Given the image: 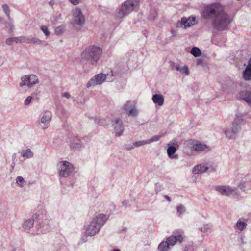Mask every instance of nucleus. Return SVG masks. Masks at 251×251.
Wrapping results in <instances>:
<instances>
[{"label": "nucleus", "mask_w": 251, "mask_h": 251, "mask_svg": "<svg viewBox=\"0 0 251 251\" xmlns=\"http://www.w3.org/2000/svg\"><path fill=\"white\" fill-rule=\"evenodd\" d=\"M202 14L204 18L212 20L213 27L218 30L227 29L231 21L230 16L224 11V7L219 3L205 6Z\"/></svg>", "instance_id": "1"}, {"label": "nucleus", "mask_w": 251, "mask_h": 251, "mask_svg": "<svg viewBox=\"0 0 251 251\" xmlns=\"http://www.w3.org/2000/svg\"><path fill=\"white\" fill-rule=\"evenodd\" d=\"M102 53V49L99 47L89 46L82 52L81 59L83 61H88L92 65H95L101 58Z\"/></svg>", "instance_id": "2"}, {"label": "nucleus", "mask_w": 251, "mask_h": 251, "mask_svg": "<svg viewBox=\"0 0 251 251\" xmlns=\"http://www.w3.org/2000/svg\"><path fill=\"white\" fill-rule=\"evenodd\" d=\"M140 0H127L124 2L115 13L116 20H121L131 13L138 6Z\"/></svg>", "instance_id": "3"}, {"label": "nucleus", "mask_w": 251, "mask_h": 251, "mask_svg": "<svg viewBox=\"0 0 251 251\" xmlns=\"http://www.w3.org/2000/svg\"><path fill=\"white\" fill-rule=\"evenodd\" d=\"M107 220L105 215L99 214L88 225L86 229V234L93 236L97 234Z\"/></svg>", "instance_id": "4"}, {"label": "nucleus", "mask_w": 251, "mask_h": 251, "mask_svg": "<svg viewBox=\"0 0 251 251\" xmlns=\"http://www.w3.org/2000/svg\"><path fill=\"white\" fill-rule=\"evenodd\" d=\"M181 231H175L173 235L166 238V241H162L158 245V249L160 251H167L171 247L174 246L176 243H182L184 237L181 234Z\"/></svg>", "instance_id": "5"}, {"label": "nucleus", "mask_w": 251, "mask_h": 251, "mask_svg": "<svg viewBox=\"0 0 251 251\" xmlns=\"http://www.w3.org/2000/svg\"><path fill=\"white\" fill-rule=\"evenodd\" d=\"M243 121L249 122V121L245 118L244 115L243 114H237L231 127L226 129L224 133L225 136L230 139L235 138L236 135L241 130L240 124Z\"/></svg>", "instance_id": "6"}, {"label": "nucleus", "mask_w": 251, "mask_h": 251, "mask_svg": "<svg viewBox=\"0 0 251 251\" xmlns=\"http://www.w3.org/2000/svg\"><path fill=\"white\" fill-rule=\"evenodd\" d=\"M72 21L73 24L82 27L85 23V18L79 7H75L72 11Z\"/></svg>", "instance_id": "7"}, {"label": "nucleus", "mask_w": 251, "mask_h": 251, "mask_svg": "<svg viewBox=\"0 0 251 251\" xmlns=\"http://www.w3.org/2000/svg\"><path fill=\"white\" fill-rule=\"evenodd\" d=\"M52 118L51 112L48 110L43 111L40 115V119L38 122L39 128L45 130L48 128Z\"/></svg>", "instance_id": "8"}, {"label": "nucleus", "mask_w": 251, "mask_h": 251, "mask_svg": "<svg viewBox=\"0 0 251 251\" xmlns=\"http://www.w3.org/2000/svg\"><path fill=\"white\" fill-rule=\"evenodd\" d=\"M39 82V79L36 75H25L21 77L19 86L21 87L26 86L28 88H31Z\"/></svg>", "instance_id": "9"}, {"label": "nucleus", "mask_w": 251, "mask_h": 251, "mask_svg": "<svg viewBox=\"0 0 251 251\" xmlns=\"http://www.w3.org/2000/svg\"><path fill=\"white\" fill-rule=\"evenodd\" d=\"M107 75L103 73H100L95 75L87 82V88H94L97 85H100L103 84L106 79Z\"/></svg>", "instance_id": "10"}, {"label": "nucleus", "mask_w": 251, "mask_h": 251, "mask_svg": "<svg viewBox=\"0 0 251 251\" xmlns=\"http://www.w3.org/2000/svg\"><path fill=\"white\" fill-rule=\"evenodd\" d=\"M56 167L59 173H72L76 168L71 163L66 160L58 162Z\"/></svg>", "instance_id": "11"}, {"label": "nucleus", "mask_w": 251, "mask_h": 251, "mask_svg": "<svg viewBox=\"0 0 251 251\" xmlns=\"http://www.w3.org/2000/svg\"><path fill=\"white\" fill-rule=\"evenodd\" d=\"M111 124L115 136H121L124 131V126L122 120L119 118H115L112 120Z\"/></svg>", "instance_id": "12"}, {"label": "nucleus", "mask_w": 251, "mask_h": 251, "mask_svg": "<svg viewBox=\"0 0 251 251\" xmlns=\"http://www.w3.org/2000/svg\"><path fill=\"white\" fill-rule=\"evenodd\" d=\"M123 108L128 116L136 117L138 115V110L136 106L130 101H126L123 105Z\"/></svg>", "instance_id": "13"}, {"label": "nucleus", "mask_w": 251, "mask_h": 251, "mask_svg": "<svg viewBox=\"0 0 251 251\" xmlns=\"http://www.w3.org/2000/svg\"><path fill=\"white\" fill-rule=\"evenodd\" d=\"M216 190L223 195L229 196L230 194H237V188H232L227 186H219L216 187Z\"/></svg>", "instance_id": "14"}, {"label": "nucleus", "mask_w": 251, "mask_h": 251, "mask_svg": "<svg viewBox=\"0 0 251 251\" xmlns=\"http://www.w3.org/2000/svg\"><path fill=\"white\" fill-rule=\"evenodd\" d=\"M239 97L245 101L251 107V90H245L239 94Z\"/></svg>", "instance_id": "15"}, {"label": "nucleus", "mask_w": 251, "mask_h": 251, "mask_svg": "<svg viewBox=\"0 0 251 251\" xmlns=\"http://www.w3.org/2000/svg\"><path fill=\"white\" fill-rule=\"evenodd\" d=\"M180 23L183 25L185 28L190 27L195 25L196 22V18L195 17L191 16L187 18L183 17L179 21Z\"/></svg>", "instance_id": "16"}, {"label": "nucleus", "mask_w": 251, "mask_h": 251, "mask_svg": "<svg viewBox=\"0 0 251 251\" xmlns=\"http://www.w3.org/2000/svg\"><path fill=\"white\" fill-rule=\"evenodd\" d=\"M234 86V83L231 79H228L225 80L222 84V90L225 93H228L231 91Z\"/></svg>", "instance_id": "17"}, {"label": "nucleus", "mask_w": 251, "mask_h": 251, "mask_svg": "<svg viewBox=\"0 0 251 251\" xmlns=\"http://www.w3.org/2000/svg\"><path fill=\"white\" fill-rule=\"evenodd\" d=\"M26 36H19L15 37H10L6 39V43L8 45H11L13 43H25Z\"/></svg>", "instance_id": "18"}, {"label": "nucleus", "mask_w": 251, "mask_h": 251, "mask_svg": "<svg viewBox=\"0 0 251 251\" xmlns=\"http://www.w3.org/2000/svg\"><path fill=\"white\" fill-rule=\"evenodd\" d=\"M243 75L246 80H251V57H250L247 66L243 72Z\"/></svg>", "instance_id": "19"}, {"label": "nucleus", "mask_w": 251, "mask_h": 251, "mask_svg": "<svg viewBox=\"0 0 251 251\" xmlns=\"http://www.w3.org/2000/svg\"><path fill=\"white\" fill-rule=\"evenodd\" d=\"M193 148L197 151H203L209 149V146L204 143L196 141L193 143Z\"/></svg>", "instance_id": "20"}, {"label": "nucleus", "mask_w": 251, "mask_h": 251, "mask_svg": "<svg viewBox=\"0 0 251 251\" xmlns=\"http://www.w3.org/2000/svg\"><path fill=\"white\" fill-rule=\"evenodd\" d=\"M152 100L153 102L159 106H162L164 102V96L161 94H154L152 96Z\"/></svg>", "instance_id": "21"}, {"label": "nucleus", "mask_w": 251, "mask_h": 251, "mask_svg": "<svg viewBox=\"0 0 251 251\" xmlns=\"http://www.w3.org/2000/svg\"><path fill=\"white\" fill-rule=\"evenodd\" d=\"M207 162L199 164L195 166L192 170L193 173H204L207 171Z\"/></svg>", "instance_id": "22"}, {"label": "nucleus", "mask_w": 251, "mask_h": 251, "mask_svg": "<svg viewBox=\"0 0 251 251\" xmlns=\"http://www.w3.org/2000/svg\"><path fill=\"white\" fill-rule=\"evenodd\" d=\"M247 226V220H244V221L243 219L240 218L237 221L235 228L240 231H242L246 228Z\"/></svg>", "instance_id": "23"}, {"label": "nucleus", "mask_w": 251, "mask_h": 251, "mask_svg": "<svg viewBox=\"0 0 251 251\" xmlns=\"http://www.w3.org/2000/svg\"><path fill=\"white\" fill-rule=\"evenodd\" d=\"M70 147L74 151L78 150L81 148V144L79 139L73 138L71 141Z\"/></svg>", "instance_id": "24"}, {"label": "nucleus", "mask_w": 251, "mask_h": 251, "mask_svg": "<svg viewBox=\"0 0 251 251\" xmlns=\"http://www.w3.org/2000/svg\"><path fill=\"white\" fill-rule=\"evenodd\" d=\"M25 43L29 44H33L40 45L42 44V41L38 38L35 37H26Z\"/></svg>", "instance_id": "25"}, {"label": "nucleus", "mask_w": 251, "mask_h": 251, "mask_svg": "<svg viewBox=\"0 0 251 251\" xmlns=\"http://www.w3.org/2000/svg\"><path fill=\"white\" fill-rule=\"evenodd\" d=\"M21 156L26 159H30L33 157L34 152L30 149L22 151L21 153Z\"/></svg>", "instance_id": "26"}, {"label": "nucleus", "mask_w": 251, "mask_h": 251, "mask_svg": "<svg viewBox=\"0 0 251 251\" xmlns=\"http://www.w3.org/2000/svg\"><path fill=\"white\" fill-rule=\"evenodd\" d=\"M34 224V220L29 219L25 221L23 224V227L25 230H29L33 226Z\"/></svg>", "instance_id": "27"}, {"label": "nucleus", "mask_w": 251, "mask_h": 251, "mask_svg": "<svg viewBox=\"0 0 251 251\" xmlns=\"http://www.w3.org/2000/svg\"><path fill=\"white\" fill-rule=\"evenodd\" d=\"M8 21L7 22L5 23L4 24L5 25V28L9 33H11L13 31L14 29L13 19L11 17H10V19H8Z\"/></svg>", "instance_id": "28"}, {"label": "nucleus", "mask_w": 251, "mask_h": 251, "mask_svg": "<svg viewBox=\"0 0 251 251\" xmlns=\"http://www.w3.org/2000/svg\"><path fill=\"white\" fill-rule=\"evenodd\" d=\"M176 148L174 146H169L167 149V153L168 156L170 157H171L172 159H177V155H174L172 157V156L175 153L176 151Z\"/></svg>", "instance_id": "29"}, {"label": "nucleus", "mask_w": 251, "mask_h": 251, "mask_svg": "<svg viewBox=\"0 0 251 251\" xmlns=\"http://www.w3.org/2000/svg\"><path fill=\"white\" fill-rule=\"evenodd\" d=\"M207 171L208 172H215L217 171L216 169L217 167V166L214 163L208 162H207Z\"/></svg>", "instance_id": "30"}, {"label": "nucleus", "mask_w": 251, "mask_h": 251, "mask_svg": "<svg viewBox=\"0 0 251 251\" xmlns=\"http://www.w3.org/2000/svg\"><path fill=\"white\" fill-rule=\"evenodd\" d=\"M65 30V26L64 25H61L55 29L54 32L56 35H61L64 32Z\"/></svg>", "instance_id": "31"}, {"label": "nucleus", "mask_w": 251, "mask_h": 251, "mask_svg": "<svg viewBox=\"0 0 251 251\" xmlns=\"http://www.w3.org/2000/svg\"><path fill=\"white\" fill-rule=\"evenodd\" d=\"M191 53L195 57H199L201 55L200 50L197 47H193L191 49Z\"/></svg>", "instance_id": "32"}, {"label": "nucleus", "mask_w": 251, "mask_h": 251, "mask_svg": "<svg viewBox=\"0 0 251 251\" xmlns=\"http://www.w3.org/2000/svg\"><path fill=\"white\" fill-rule=\"evenodd\" d=\"M2 9L5 13L6 16H7V18L8 19H10V10L9 9V7L8 5L4 4L2 5Z\"/></svg>", "instance_id": "33"}, {"label": "nucleus", "mask_w": 251, "mask_h": 251, "mask_svg": "<svg viewBox=\"0 0 251 251\" xmlns=\"http://www.w3.org/2000/svg\"><path fill=\"white\" fill-rule=\"evenodd\" d=\"M177 213L179 216H181L185 212L186 208L185 206L182 204H180L176 207Z\"/></svg>", "instance_id": "34"}, {"label": "nucleus", "mask_w": 251, "mask_h": 251, "mask_svg": "<svg viewBox=\"0 0 251 251\" xmlns=\"http://www.w3.org/2000/svg\"><path fill=\"white\" fill-rule=\"evenodd\" d=\"M198 177V174H189L187 176L188 180L190 182H195Z\"/></svg>", "instance_id": "35"}, {"label": "nucleus", "mask_w": 251, "mask_h": 251, "mask_svg": "<svg viewBox=\"0 0 251 251\" xmlns=\"http://www.w3.org/2000/svg\"><path fill=\"white\" fill-rule=\"evenodd\" d=\"M16 183L21 187H23L25 184V181L21 176H18L17 177Z\"/></svg>", "instance_id": "36"}, {"label": "nucleus", "mask_w": 251, "mask_h": 251, "mask_svg": "<svg viewBox=\"0 0 251 251\" xmlns=\"http://www.w3.org/2000/svg\"><path fill=\"white\" fill-rule=\"evenodd\" d=\"M180 73L185 75H188L189 74V70L187 66H184L181 68Z\"/></svg>", "instance_id": "37"}, {"label": "nucleus", "mask_w": 251, "mask_h": 251, "mask_svg": "<svg viewBox=\"0 0 251 251\" xmlns=\"http://www.w3.org/2000/svg\"><path fill=\"white\" fill-rule=\"evenodd\" d=\"M148 144V140H142V141H139L135 142L133 143V146L136 147H140L146 144Z\"/></svg>", "instance_id": "38"}, {"label": "nucleus", "mask_w": 251, "mask_h": 251, "mask_svg": "<svg viewBox=\"0 0 251 251\" xmlns=\"http://www.w3.org/2000/svg\"><path fill=\"white\" fill-rule=\"evenodd\" d=\"M41 30L44 33L47 37H48L50 35V32L48 30V27L46 26H41L40 27Z\"/></svg>", "instance_id": "39"}, {"label": "nucleus", "mask_w": 251, "mask_h": 251, "mask_svg": "<svg viewBox=\"0 0 251 251\" xmlns=\"http://www.w3.org/2000/svg\"><path fill=\"white\" fill-rule=\"evenodd\" d=\"M161 137V136L159 135H155L152 137L151 139L147 140L148 144L158 141L160 139Z\"/></svg>", "instance_id": "40"}, {"label": "nucleus", "mask_w": 251, "mask_h": 251, "mask_svg": "<svg viewBox=\"0 0 251 251\" xmlns=\"http://www.w3.org/2000/svg\"><path fill=\"white\" fill-rule=\"evenodd\" d=\"M210 229V226L208 225H204L199 230L203 232H207Z\"/></svg>", "instance_id": "41"}, {"label": "nucleus", "mask_w": 251, "mask_h": 251, "mask_svg": "<svg viewBox=\"0 0 251 251\" xmlns=\"http://www.w3.org/2000/svg\"><path fill=\"white\" fill-rule=\"evenodd\" d=\"M55 251H69L67 247L64 245H61L56 248Z\"/></svg>", "instance_id": "42"}, {"label": "nucleus", "mask_w": 251, "mask_h": 251, "mask_svg": "<svg viewBox=\"0 0 251 251\" xmlns=\"http://www.w3.org/2000/svg\"><path fill=\"white\" fill-rule=\"evenodd\" d=\"M70 2L74 5H77L82 3L83 0H69Z\"/></svg>", "instance_id": "43"}, {"label": "nucleus", "mask_w": 251, "mask_h": 251, "mask_svg": "<svg viewBox=\"0 0 251 251\" xmlns=\"http://www.w3.org/2000/svg\"><path fill=\"white\" fill-rule=\"evenodd\" d=\"M181 68V67L179 66V64L176 63H174L172 66V69L173 70H176V71L179 72L180 71Z\"/></svg>", "instance_id": "44"}, {"label": "nucleus", "mask_w": 251, "mask_h": 251, "mask_svg": "<svg viewBox=\"0 0 251 251\" xmlns=\"http://www.w3.org/2000/svg\"><path fill=\"white\" fill-rule=\"evenodd\" d=\"M32 97L29 96H28L24 101V104L26 105H28L31 101Z\"/></svg>", "instance_id": "45"}, {"label": "nucleus", "mask_w": 251, "mask_h": 251, "mask_svg": "<svg viewBox=\"0 0 251 251\" xmlns=\"http://www.w3.org/2000/svg\"><path fill=\"white\" fill-rule=\"evenodd\" d=\"M88 236H89L88 235H86V232H85V234L83 235L82 237L81 238V241L82 243L86 242L88 239L87 237Z\"/></svg>", "instance_id": "46"}, {"label": "nucleus", "mask_w": 251, "mask_h": 251, "mask_svg": "<svg viewBox=\"0 0 251 251\" xmlns=\"http://www.w3.org/2000/svg\"><path fill=\"white\" fill-rule=\"evenodd\" d=\"M203 60L201 58L198 59L197 60L196 64L197 66H202Z\"/></svg>", "instance_id": "47"}, {"label": "nucleus", "mask_w": 251, "mask_h": 251, "mask_svg": "<svg viewBox=\"0 0 251 251\" xmlns=\"http://www.w3.org/2000/svg\"><path fill=\"white\" fill-rule=\"evenodd\" d=\"M240 189L244 190L245 188V184L244 182H240L238 185Z\"/></svg>", "instance_id": "48"}, {"label": "nucleus", "mask_w": 251, "mask_h": 251, "mask_svg": "<svg viewBox=\"0 0 251 251\" xmlns=\"http://www.w3.org/2000/svg\"><path fill=\"white\" fill-rule=\"evenodd\" d=\"M63 97L69 99L70 98V94L68 92H65L62 94Z\"/></svg>", "instance_id": "49"}, {"label": "nucleus", "mask_w": 251, "mask_h": 251, "mask_svg": "<svg viewBox=\"0 0 251 251\" xmlns=\"http://www.w3.org/2000/svg\"><path fill=\"white\" fill-rule=\"evenodd\" d=\"M70 174H59L60 177H68L69 176Z\"/></svg>", "instance_id": "50"}, {"label": "nucleus", "mask_w": 251, "mask_h": 251, "mask_svg": "<svg viewBox=\"0 0 251 251\" xmlns=\"http://www.w3.org/2000/svg\"><path fill=\"white\" fill-rule=\"evenodd\" d=\"M171 33L172 37H175L177 35V32L174 30H172L171 31Z\"/></svg>", "instance_id": "51"}, {"label": "nucleus", "mask_w": 251, "mask_h": 251, "mask_svg": "<svg viewBox=\"0 0 251 251\" xmlns=\"http://www.w3.org/2000/svg\"><path fill=\"white\" fill-rule=\"evenodd\" d=\"M164 198L166 199L169 202L171 201V198L168 195H164Z\"/></svg>", "instance_id": "52"}, {"label": "nucleus", "mask_w": 251, "mask_h": 251, "mask_svg": "<svg viewBox=\"0 0 251 251\" xmlns=\"http://www.w3.org/2000/svg\"><path fill=\"white\" fill-rule=\"evenodd\" d=\"M128 201H124L122 202V204L126 207L128 204Z\"/></svg>", "instance_id": "53"}, {"label": "nucleus", "mask_w": 251, "mask_h": 251, "mask_svg": "<svg viewBox=\"0 0 251 251\" xmlns=\"http://www.w3.org/2000/svg\"><path fill=\"white\" fill-rule=\"evenodd\" d=\"M153 17L150 18L151 20H153L155 19V17L156 16V12L155 11L153 12Z\"/></svg>", "instance_id": "54"}, {"label": "nucleus", "mask_w": 251, "mask_h": 251, "mask_svg": "<svg viewBox=\"0 0 251 251\" xmlns=\"http://www.w3.org/2000/svg\"><path fill=\"white\" fill-rule=\"evenodd\" d=\"M16 157H17V154L16 153H14L12 155V160H14L16 159Z\"/></svg>", "instance_id": "55"}, {"label": "nucleus", "mask_w": 251, "mask_h": 251, "mask_svg": "<svg viewBox=\"0 0 251 251\" xmlns=\"http://www.w3.org/2000/svg\"><path fill=\"white\" fill-rule=\"evenodd\" d=\"M189 250V247L188 246H186L184 248V251H188Z\"/></svg>", "instance_id": "56"}, {"label": "nucleus", "mask_w": 251, "mask_h": 251, "mask_svg": "<svg viewBox=\"0 0 251 251\" xmlns=\"http://www.w3.org/2000/svg\"><path fill=\"white\" fill-rule=\"evenodd\" d=\"M54 3V1L53 0H51L49 2V4L50 5H52Z\"/></svg>", "instance_id": "57"}, {"label": "nucleus", "mask_w": 251, "mask_h": 251, "mask_svg": "<svg viewBox=\"0 0 251 251\" xmlns=\"http://www.w3.org/2000/svg\"><path fill=\"white\" fill-rule=\"evenodd\" d=\"M112 251H121L119 249H113Z\"/></svg>", "instance_id": "58"}, {"label": "nucleus", "mask_w": 251, "mask_h": 251, "mask_svg": "<svg viewBox=\"0 0 251 251\" xmlns=\"http://www.w3.org/2000/svg\"><path fill=\"white\" fill-rule=\"evenodd\" d=\"M133 146H131V147H130V146H129V147H127V149H128V150H129V149H133Z\"/></svg>", "instance_id": "59"}, {"label": "nucleus", "mask_w": 251, "mask_h": 251, "mask_svg": "<svg viewBox=\"0 0 251 251\" xmlns=\"http://www.w3.org/2000/svg\"><path fill=\"white\" fill-rule=\"evenodd\" d=\"M159 191L158 190H157V189L155 190V192H156V194H157L159 192Z\"/></svg>", "instance_id": "60"}, {"label": "nucleus", "mask_w": 251, "mask_h": 251, "mask_svg": "<svg viewBox=\"0 0 251 251\" xmlns=\"http://www.w3.org/2000/svg\"><path fill=\"white\" fill-rule=\"evenodd\" d=\"M15 165V163L13 162V164L12 165V167L13 168L14 167V165Z\"/></svg>", "instance_id": "61"}, {"label": "nucleus", "mask_w": 251, "mask_h": 251, "mask_svg": "<svg viewBox=\"0 0 251 251\" xmlns=\"http://www.w3.org/2000/svg\"><path fill=\"white\" fill-rule=\"evenodd\" d=\"M250 118H251V116H250Z\"/></svg>", "instance_id": "62"}, {"label": "nucleus", "mask_w": 251, "mask_h": 251, "mask_svg": "<svg viewBox=\"0 0 251 251\" xmlns=\"http://www.w3.org/2000/svg\"><path fill=\"white\" fill-rule=\"evenodd\" d=\"M12 251H15V249H14Z\"/></svg>", "instance_id": "63"}]
</instances>
